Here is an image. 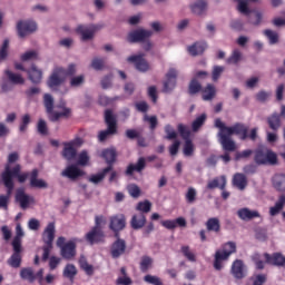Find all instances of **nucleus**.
I'll return each mask as SVG.
<instances>
[{
  "label": "nucleus",
  "instance_id": "f257e3e1",
  "mask_svg": "<svg viewBox=\"0 0 285 285\" xmlns=\"http://www.w3.org/2000/svg\"><path fill=\"white\" fill-rule=\"evenodd\" d=\"M215 128H218V141L223 148L227 153H234L235 150V141L233 135H237L242 141H246L248 139V127L242 122H236L234 126L228 127L220 118L215 119L214 122Z\"/></svg>",
  "mask_w": 285,
  "mask_h": 285
},
{
  "label": "nucleus",
  "instance_id": "f03ea898",
  "mask_svg": "<svg viewBox=\"0 0 285 285\" xmlns=\"http://www.w3.org/2000/svg\"><path fill=\"white\" fill-rule=\"evenodd\" d=\"M1 177L6 188H9V195H12V190H14V177L18 178L19 184H26L28 177L30 178V173L21 174V165H16L13 168H10V165H6Z\"/></svg>",
  "mask_w": 285,
  "mask_h": 285
},
{
  "label": "nucleus",
  "instance_id": "7ed1b4c3",
  "mask_svg": "<svg viewBox=\"0 0 285 285\" xmlns=\"http://www.w3.org/2000/svg\"><path fill=\"white\" fill-rule=\"evenodd\" d=\"M43 105L46 108V112L49 116L50 121H59V119L61 117H70V115L72 114V109L67 108L66 107V102H60V105L58 106V108H61L62 111L61 112H57L55 110V98H52V95L50 94H45L43 96Z\"/></svg>",
  "mask_w": 285,
  "mask_h": 285
},
{
  "label": "nucleus",
  "instance_id": "20e7f679",
  "mask_svg": "<svg viewBox=\"0 0 285 285\" xmlns=\"http://www.w3.org/2000/svg\"><path fill=\"white\" fill-rule=\"evenodd\" d=\"M105 124H107V129L101 130L98 135L99 141H106L110 136L117 135V118L112 114V110L107 109L105 111Z\"/></svg>",
  "mask_w": 285,
  "mask_h": 285
},
{
  "label": "nucleus",
  "instance_id": "39448f33",
  "mask_svg": "<svg viewBox=\"0 0 285 285\" xmlns=\"http://www.w3.org/2000/svg\"><path fill=\"white\" fill-rule=\"evenodd\" d=\"M102 24H80L77 27L76 32L81 36L82 41H90L95 39V32L101 30Z\"/></svg>",
  "mask_w": 285,
  "mask_h": 285
},
{
  "label": "nucleus",
  "instance_id": "423d86ee",
  "mask_svg": "<svg viewBox=\"0 0 285 285\" xmlns=\"http://www.w3.org/2000/svg\"><path fill=\"white\" fill-rule=\"evenodd\" d=\"M150 37H153L151 30L138 28L128 33L127 41L128 43H142V41L150 39Z\"/></svg>",
  "mask_w": 285,
  "mask_h": 285
},
{
  "label": "nucleus",
  "instance_id": "0eeeda50",
  "mask_svg": "<svg viewBox=\"0 0 285 285\" xmlns=\"http://www.w3.org/2000/svg\"><path fill=\"white\" fill-rule=\"evenodd\" d=\"M66 82V76L63 75V67H56L47 81V86L51 90H57L59 86Z\"/></svg>",
  "mask_w": 285,
  "mask_h": 285
},
{
  "label": "nucleus",
  "instance_id": "6e6552de",
  "mask_svg": "<svg viewBox=\"0 0 285 285\" xmlns=\"http://www.w3.org/2000/svg\"><path fill=\"white\" fill-rule=\"evenodd\" d=\"M85 239L90 246H95V244H104L106 239V234L104 229L92 227L86 235Z\"/></svg>",
  "mask_w": 285,
  "mask_h": 285
},
{
  "label": "nucleus",
  "instance_id": "1a4fd4ad",
  "mask_svg": "<svg viewBox=\"0 0 285 285\" xmlns=\"http://www.w3.org/2000/svg\"><path fill=\"white\" fill-rule=\"evenodd\" d=\"M17 31L20 39L28 37V35H32V32H37V22L32 20L19 21L17 23Z\"/></svg>",
  "mask_w": 285,
  "mask_h": 285
},
{
  "label": "nucleus",
  "instance_id": "9d476101",
  "mask_svg": "<svg viewBox=\"0 0 285 285\" xmlns=\"http://www.w3.org/2000/svg\"><path fill=\"white\" fill-rule=\"evenodd\" d=\"M116 242L110 247V255L114 259H119L126 253V240L119 237V233L115 234Z\"/></svg>",
  "mask_w": 285,
  "mask_h": 285
},
{
  "label": "nucleus",
  "instance_id": "9b49d317",
  "mask_svg": "<svg viewBox=\"0 0 285 285\" xmlns=\"http://www.w3.org/2000/svg\"><path fill=\"white\" fill-rule=\"evenodd\" d=\"M177 87V69L170 68L166 73V80L164 81L163 92L167 95L175 90Z\"/></svg>",
  "mask_w": 285,
  "mask_h": 285
},
{
  "label": "nucleus",
  "instance_id": "f8f14e48",
  "mask_svg": "<svg viewBox=\"0 0 285 285\" xmlns=\"http://www.w3.org/2000/svg\"><path fill=\"white\" fill-rule=\"evenodd\" d=\"M81 242L79 238H72L67 242L62 249H60V255L63 259H72L77 255V243Z\"/></svg>",
  "mask_w": 285,
  "mask_h": 285
},
{
  "label": "nucleus",
  "instance_id": "ddd939ff",
  "mask_svg": "<svg viewBox=\"0 0 285 285\" xmlns=\"http://www.w3.org/2000/svg\"><path fill=\"white\" fill-rule=\"evenodd\" d=\"M230 273L235 279H244V277H246V264H244V261H234L230 267Z\"/></svg>",
  "mask_w": 285,
  "mask_h": 285
},
{
  "label": "nucleus",
  "instance_id": "4468645a",
  "mask_svg": "<svg viewBox=\"0 0 285 285\" xmlns=\"http://www.w3.org/2000/svg\"><path fill=\"white\" fill-rule=\"evenodd\" d=\"M145 57V53H139L128 57L127 61H129V63H135L136 69L139 70V72H146L148 70V61H146Z\"/></svg>",
  "mask_w": 285,
  "mask_h": 285
},
{
  "label": "nucleus",
  "instance_id": "2eb2a0df",
  "mask_svg": "<svg viewBox=\"0 0 285 285\" xmlns=\"http://www.w3.org/2000/svg\"><path fill=\"white\" fill-rule=\"evenodd\" d=\"M16 202L20 204L22 210H26L30 204H35V197L26 194V190L23 189H18L16 193Z\"/></svg>",
  "mask_w": 285,
  "mask_h": 285
},
{
  "label": "nucleus",
  "instance_id": "dca6fc26",
  "mask_svg": "<svg viewBox=\"0 0 285 285\" xmlns=\"http://www.w3.org/2000/svg\"><path fill=\"white\" fill-rule=\"evenodd\" d=\"M109 228L114 230L115 235H117V233L120 230H124L126 228V216H124V214L112 216L110 218Z\"/></svg>",
  "mask_w": 285,
  "mask_h": 285
},
{
  "label": "nucleus",
  "instance_id": "f3484780",
  "mask_svg": "<svg viewBox=\"0 0 285 285\" xmlns=\"http://www.w3.org/2000/svg\"><path fill=\"white\" fill-rule=\"evenodd\" d=\"M57 229L55 227V223H49L42 233V242L43 244L51 245L55 243V234Z\"/></svg>",
  "mask_w": 285,
  "mask_h": 285
},
{
  "label": "nucleus",
  "instance_id": "a211bd4d",
  "mask_svg": "<svg viewBox=\"0 0 285 285\" xmlns=\"http://www.w3.org/2000/svg\"><path fill=\"white\" fill-rule=\"evenodd\" d=\"M237 215L239 219H242L243 222H250L252 219L262 217V214H259L258 210H250V208H247V207H243L238 209Z\"/></svg>",
  "mask_w": 285,
  "mask_h": 285
},
{
  "label": "nucleus",
  "instance_id": "6ab92c4d",
  "mask_svg": "<svg viewBox=\"0 0 285 285\" xmlns=\"http://www.w3.org/2000/svg\"><path fill=\"white\" fill-rule=\"evenodd\" d=\"M266 264H271L272 266H285V256L282 253H274V254H264Z\"/></svg>",
  "mask_w": 285,
  "mask_h": 285
},
{
  "label": "nucleus",
  "instance_id": "aec40b11",
  "mask_svg": "<svg viewBox=\"0 0 285 285\" xmlns=\"http://www.w3.org/2000/svg\"><path fill=\"white\" fill-rule=\"evenodd\" d=\"M83 175V171L79 169L76 165L68 166L65 170L61 171V177H67L75 181V179H79Z\"/></svg>",
  "mask_w": 285,
  "mask_h": 285
},
{
  "label": "nucleus",
  "instance_id": "412c9836",
  "mask_svg": "<svg viewBox=\"0 0 285 285\" xmlns=\"http://www.w3.org/2000/svg\"><path fill=\"white\" fill-rule=\"evenodd\" d=\"M30 187L31 188H48V183L39 178V169H32L30 173Z\"/></svg>",
  "mask_w": 285,
  "mask_h": 285
},
{
  "label": "nucleus",
  "instance_id": "4be33fe9",
  "mask_svg": "<svg viewBox=\"0 0 285 285\" xmlns=\"http://www.w3.org/2000/svg\"><path fill=\"white\" fill-rule=\"evenodd\" d=\"M226 176L215 177L207 183V189L215 190V188H219V190H226Z\"/></svg>",
  "mask_w": 285,
  "mask_h": 285
},
{
  "label": "nucleus",
  "instance_id": "5701e85b",
  "mask_svg": "<svg viewBox=\"0 0 285 285\" xmlns=\"http://www.w3.org/2000/svg\"><path fill=\"white\" fill-rule=\"evenodd\" d=\"M146 168V158L140 157L137 164H130L126 169L128 177L132 176L134 173H141Z\"/></svg>",
  "mask_w": 285,
  "mask_h": 285
},
{
  "label": "nucleus",
  "instance_id": "b1692460",
  "mask_svg": "<svg viewBox=\"0 0 285 285\" xmlns=\"http://www.w3.org/2000/svg\"><path fill=\"white\" fill-rule=\"evenodd\" d=\"M228 257H230L227 253L223 252V249H218L214 256V268L215 271H222L224 265L222 262H227Z\"/></svg>",
  "mask_w": 285,
  "mask_h": 285
},
{
  "label": "nucleus",
  "instance_id": "393cba45",
  "mask_svg": "<svg viewBox=\"0 0 285 285\" xmlns=\"http://www.w3.org/2000/svg\"><path fill=\"white\" fill-rule=\"evenodd\" d=\"M186 218L184 217H178L174 220H163L161 226L164 228H167V230H174L176 226H179L180 228H186Z\"/></svg>",
  "mask_w": 285,
  "mask_h": 285
},
{
  "label": "nucleus",
  "instance_id": "a878e982",
  "mask_svg": "<svg viewBox=\"0 0 285 285\" xmlns=\"http://www.w3.org/2000/svg\"><path fill=\"white\" fill-rule=\"evenodd\" d=\"M130 226L134 230H140V228H144V226H146V215H144V213L135 214L131 217Z\"/></svg>",
  "mask_w": 285,
  "mask_h": 285
},
{
  "label": "nucleus",
  "instance_id": "bb28decb",
  "mask_svg": "<svg viewBox=\"0 0 285 285\" xmlns=\"http://www.w3.org/2000/svg\"><path fill=\"white\" fill-rule=\"evenodd\" d=\"M206 48H208V43L195 42L194 45L189 46L187 50L191 57H199V55H204Z\"/></svg>",
  "mask_w": 285,
  "mask_h": 285
},
{
  "label": "nucleus",
  "instance_id": "cd10ccee",
  "mask_svg": "<svg viewBox=\"0 0 285 285\" xmlns=\"http://www.w3.org/2000/svg\"><path fill=\"white\" fill-rule=\"evenodd\" d=\"M233 184L238 190H246V186H248V178L246 175L242 173H236L233 177Z\"/></svg>",
  "mask_w": 285,
  "mask_h": 285
},
{
  "label": "nucleus",
  "instance_id": "c85d7f7f",
  "mask_svg": "<svg viewBox=\"0 0 285 285\" xmlns=\"http://www.w3.org/2000/svg\"><path fill=\"white\" fill-rule=\"evenodd\" d=\"M27 73L32 83H41V79L43 78V72L37 68V65H32L31 69L27 70Z\"/></svg>",
  "mask_w": 285,
  "mask_h": 285
},
{
  "label": "nucleus",
  "instance_id": "c756f323",
  "mask_svg": "<svg viewBox=\"0 0 285 285\" xmlns=\"http://www.w3.org/2000/svg\"><path fill=\"white\" fill-rule=\"evenodd\" d=\"M4 75L10 81V83H13V86H22V83H26V80L23 79V76L21 73H14L10 71V69L4 70Z\"/></svg>",
  "mask_w": 285,
  "mask_h": 285
},
{
  "label": "nucleus",
  "instance_id": "7c9ffc66",
  "mask_svg": "<svg viewBox=\"0 0 285 285\" xmlns=\"http://www.w3.org/2000/svg\"><path fill=\"white\" fill-rule=\"evenodd\" d=\"M272 184L275 190L278 193H285V175L284 174H276L272 178Z\"/></svg>",
  "mask_w": 285,
  "mask_h": 285
},
{
  "label": "nucleus",
  "instance_id": "2f4dec72",
  "mask_svg": "<svg viewBox=\"0 0 285 285\" xmlns=\"http://www.w3.org/2000/svg\"><path fill=\"white\" fill-rule=\"evenodd\" d=\"M101 158L108 164V166H112L115 161H117V150L115 148H108L102 150Z\"/></svg>",
  "mask_w": 285,
  "mask_h": 285
},
{
  "label": "nucleus",
  "instance_id": "473e14b6",
  "mask_svg": "<svg viewBox=\"0 0 285 285\" xmlns=\"http://www.w3.org/2000/svg\"><path fill=\"white\" fill-rule=\"evenodd\" d=\"M112 171V166H108L105 169H102L101 173H98L96 175H91L89 177V181L91 184H101V181H104V179H106V175H108V173Z\"/></svg>",
  "mask_w": 285,
  "mask_h": 285
},
{
  "label": "nucleus",
  "instance_id": "72a5a7b5",
  "mask_svg": "<svg viewBox=\"0 0 285 285\" xmlns=\"http://www.w3.org/2000/svg\"><path fill=\"white\" fill-rule=\"evenodd\" d=\"M208 8V2L205 0H198L190 6V10L194 14H204Z\"/></svg>",
  "mask_w": 285,
  "mask_h": 285
},
{
  "label": "nucleus",
  "instance_id": "f704fd0d",
  "mask_svg": "<svg viewBox=\"0 0 285 285\" xmlns=\"http://www.w3.org/2000/svg\"><path fill=\"white\" fill-rule=\"evenodd\" d=\"M215 95H217V89H215V85L208 83L203 89V101H213V99H215Z\"/></svg>",
  "mask_w": 285,
  "mask_h": 285
},
{
  "label": "nucleus",
  "instance_id": "c9c22d12",
  "mask_svg": "<svg viewBox=\"0 0 285 285\" xmlns=\"http://www.w3.org/2000/svg\"><path fill=\"white\" fill-rule=\"evenodd\" d=\"M62 157H65V159H67V161H72V159H75V157H77V149H75V147H72V144L65 142Z\"/></svg>",
  "mask_w": 285,
  "mask_h": 285
},
{
  "label": "nucleus",
  "instance_id": "e433bc0d",
  "mask_svg": "<svg viewBox=\"0 0 285 285\" xmlns=\"http://www.w3.org/2000/svg\"><path fill=\"white\" fill-rule=\"evenodd\" d=\"M247 17L248 23H250L252 26H259L262 23V19H264V14L257 10H250Z\"/></svg>",
  "mask_w": 285,
  "mask_h": 285
},
{
  "label": "nucleus",
  "instance_id": "4c0bfd02",
  "mask_svg": "<svg viewBox=\"0 0 285 285\" xmlns=\"http://www.w3.org/2000/svg\"><path fill=\"white\" fill-rule=\"evenodd\" d=\"M268 126L272 130H279L282 128V119L279 114L274 112L267 118Z\"/></svg>",
  "mask_w": 285,
  "mask_h": 285
},
{
  "label": "nucleus",
  "instance_id": "58836bf2",
  "mask_svg": "<svg viewBox=\"0 0 285 285\" xmlns=\"http://www.w3.org/2000/svg\"><path fill=\"white\" fill-rule=\"evenodd\" d=\"M206 228L209 233H219V230H222V224L219 223V218H209L206 222Z\"/></svg>",
  "mask_w": 285,
  "mask_h": 285
},
{
  "label": "nucleus",
  "instance_id": "ea45409f",
  "mask_svg": "<svg viewBox=\"0 0 285 285\" xmlns=\"http://www.w3.org/2000/svg\"><path fill=\"white\" fill-rule=\"evenodd\" d=\"M20 277L21 279H26L27 282H30L32 284L35 279H37V276H35V271L31 267H26L20 271Z\"/></svg>",
  "mask_w": 285,
  "mask_h": 285
},
{
  "label": "nucleus",
  "instance_id": "a19ab883",
  "mask_svg": "<svg viewBox=\"0 0 285 285\" xmlns=\"http://www.w3.org/2000/svg\"><path fill=\"white\" fill-rule=\"evenodd\" d=\"M263 35L268 39L269 46H275V43H279V33H277V31L265 29L263 31Z\"/></svg>",
  "mask_w": 285,
  "mask_h": 285
},
{
  "label": "nucleus",
  "instance_id": "79ce46f5",
  "mask_svg": "<svg viewBox=\"0 0 285 285\" xmlns=\"http://www.w3.org/2000/svg\"><path fill=\"white\" fill-rule=\"evenodd\" d=\"M63 277H66L67 279H70V282H72V279H75V277H77V267L73 264H67L63 272H62Z\"/></svg>",
  "mask_w": 285,
  "mask_h": 285
},
{
  "label": "nucleus",
  "instance_id": "37998d69",
  "mask_svg": "<svg viewBox=\"0 0 285 285\" xmlns=\"http://www.w3.org/2000/svg\"><path fill=\"white\" fill-rule=\"evenodd\" d=\"M79 264H80V268L85 271L86 275H89V276L95 275V267L88 264V261L83 256L80 257Z\"/></svg>",
  "mask_w": 285,
  "mask_h": 285
},
{
  "label": "nucleus",
  "instance_id": "c03bdc74",
  "mask_svg": "<svg viewBox=\"0 0 285 285\" xmlns=\"http://www.w3.org/2000/svg\"><path fill=\"white\" fill-rule=\"evenodd\" d=\"M207 116L206 114H202L191 122V130L193 132H197L204 124H206Z\"/></svg>",
  "mask_w": 285,
  "mask_h": 285
},
{
  "label": "nucleus",
  "instance_id": "a18cd8bd",
  "mask_svg": "<svg viewBox=\"0 0 285 285\" xmlns=\"http://www.w3.org/2000/svg\"><path fill=\"white\" fill-rule=\"evenodd\" d=\"M266 158H267V151H265L264 149H257L255 151L254 161L258 166H262V165L266 164Z\"/></svg>",
  "mask_w": 285,
  "mask_h": 285
},
{
  "label": "nucleus",
  "instance_id": "49530a36",
  "mask_svg": "<svg viewBox=\"0 0 285 285\" xmlns=\"http://www.w3.org/2000/svg\"><path fill=\"white\" fill-rule=\"evenodd\" d=\"M222 252L230 257L234 253H237V244L235 242H227L223 245Z\"/></svg>",
  "mask_w": 285,
  "mask_h": 285
},
{
  "label": "nucleus",
  "instance_id": "de8ad7c7",
  "mask_svg": "<svg viewBox=\"0 0 285 285\" xmlns=\"http://www.w3.org/2000/svg\"><path fill=\"white\" fill-rule=\"evenodd\" d=\"M177 130L180 135V137L185 140L188 141L190 140V129H188V127L184 124H179L177 126Z\"/></svg>",
  "mask_w": 285,
  "mask_h": 285
},
{
  "label": "nucleus",
  "instance_id": "09e8293b",
  "mask_svg": "<svg viewBox=\"0 0 285 285\" xmlns=\"http://www.w3.org/2000/svg\"><path fill=\"white\" fill-rule=\"evenodd\" d=\"M9 48H10V40L4 39L2 46L0 47V61H6L8 59Z\"/></svg>",
  "mask_w": 285,
  "mask_h": 285
},
{
  "label": "nucleus",
  "instance_id": "8fccbe9b",
  "mask_svg": "<svg viewBox=\"0 0 285 285\" xmlns=\"http://www.w3.org/2000/svg\"><path fill=\"white\" fill-rule=\"evenodd\" d=\"M153 266V258L150 256H142L140 261L141 273H147V271Z\"/></svg>",
  "mask_w": 285,
  "mask_h": 285
},
{
  "label": "nucleus",
  "instance_id": "3c124183",
  "mask_svg": "<svg viewBox=\"0 0 285 285\" xmlns=\"http://www.w3.org/2000/svg\"><path fill=\"white\" fill-rule=\"evenodd\" d=\"M86 83V76L80 75V76H72L70 79V86L71 88H79L80 86H83Z\"/></svg>",
  "mask_w": 285,
  "mask_h": 285
},
{
  "label": "nucleus",
  "instance_id": "603ef678",
  "mask_svg": "<svg viewBox=\"0 0 285 285\" xmlns=\"http://www.w3.org/2000/svg\"><path fill=\"white\" fill-rule=\"evenodd\" d=\"M183 153L185 157H193L195 153V145H193V140H185Z\"/></svg>",
  "mask_w": 285,
  "mask_h": 285
},
{
  "label": "nucleus",
  "instance_id": "864d4df0",
  "mask_svg": "<svg viewBox=\"0 0 285 285\" xmlns=\"http://www.w3.org/2000/svg\"><path fill=\"white\" fill-rule=\"evenodd\" d=\"M238 2L237 10L240 14H246L250 12V8H248V0H235Z\"/></svg>",
  "mask_w": 285,
  "mask_h": 285
},
{
  "label": "nucleus",
  "instance_id": "5fc2aeb1",
  "mask_svg": "<svg viewBox=\"0 0 285 285\" xmlns=\"http://www.w3.org/2000/svg\"><path fill=\"white\" fill-rule=\"evenodd\" d=\"M8 264L12 268H19V266H21V254L13 253L8 261Z\"/></svg>",
  "mask_w": 285,
  "mask_h": 285
},
{
  "label": "nucleus",
  "instance_id": "6e6d98bb",
  "mask_svg": "<svg viewBox=\"0 0 285 285\" xmlns=\"http://www.w3.org/2000/svg\"><path fill=\"white\" fill-rule=\"evenodd\" d=\"M38 57H39V53L35 50H31L22 53L20 59L21 61H35L38 59Z\"/></svg>",
  "mask_w": 285,
  "mask_h": 285
},
{
  "label": "nucleus",
  "instance_id": "4d7b16f0",
  "mask_svg": "<svg viewBox=\"0 0 285 285\" xmlns=\"http://www.w3.org/2000/svg\"><path fill=\"white\" fill-rule=\"evenodd\" d=\"M144 282H146V284H151V285H164V282H161V278H159L158 276H153L150 274L144 277Z\"/></svg>",
  "mask_w": 285,
  "mask_h": 285
},
{
  "label": "nucleus",
  "instance_id": "13d9d810",
  "mask_svg": "<svg viewBox=\"0 0 285 285\" xmlns=\"http://www.w3.org/2000/svg\"><path fill=\"white\" fill-rule=\"evenodd\" d=\"M202 90V83L197 81V79H193L189 83V95H197V92H200Z\"/></svg>",
  "mask_w": 285,
  "mask_h": 285
},
{
  "label": "nucleus",
  "instance_id": "bf43d9fd",
  "mask_svg": "<svg viewBox=\"0 0 285 285\" xmlns=\"http://www.w3.org/2000/svg\"><path fill=\"white\" fill-rule=\"evenodd\" d=\"M150 208H153V204L150 203V200L140 202L137 205V210H139L142 214L150 213Z\"/></svg>",
  "mask_w": 285,
  "mask_h": 285
},
{
  "label": "nucleus",
  "instance_id": "052dcab7",
  "mask_svg": "<svg viewBox=\"0 0 285 285\" xmlns=\"http://www.w3.org/2000/svg\"><path fill=\"white\" fill-rule=\"evenodd\" d=\"M144 121L149 122L150 130H155L159 124V121L157 120V116H148V114H145Z\"/></svg>",
  "mask_w": 285,
  "mask_h": 285
},
{
  "label": "nucleus",
  "instance_id": "680f3d73",
  "mask_svg": "<svg viewBox=\"0 0 285 285\" xmlns=\"http://www.w3.org/2000/svg\"><path fill=\"white\" fill-rule=\"evenodd\" d=\"M130 197H134V199H137L139 197V195H141V189L139 188V186L131 184L128 186L127 188Z\"/></svg>",
  "mask_w": 285,
  "mask_h": 285
},
{
  "label": "nucleus",
  "instance_id": "e2e57ef3",
  "mask_svg": "<svg viewBox=\"0 0 285 285\" xmlns=\"http://www.w3.org/2000/svg\"><path fill=\"white\" fill-rule=\"evenodd\" d=\"M242 60V51L239 49H235L232 56L227 59V63H239Z\"/></svg>",
  "mask_w": 285,
  "mask_h": 285
},
{
  "label": "nucleus",
  "instance_id": "0e129e2a",
  "mask_svg": "<svg viewBox=\"0 0 285 285\" xmlns=\"http://www.w3.org/2000/svg\"><path fill=\"white\" fill-rule=\"evenodd\" d=\"M106 60H104L102 58H94L91 60V68H94V70H104Z\"/></svg>",
  "mask_w": 285,
  "mask_h": 285
},
{
  "label": "nucleus",
  "instance_id": "69168bd1",
  "mask_svg": "<svg viewBox=\"0 0 285 285\" xmlns=\"http://www.w3.org/2000/svg\"><path fill=\"white\" fill-rule=\"evenodd\" d=\"M165 139H168L169 141L177 137V131H175V128H173L170 125L165 126Z\"/></svg>",
  "mask_w": 285,
  "mask_h": 285
},
{
  "label": "nucleus",
  "instance_id": "338daca9",
  "mask_svg": "<svg viewBox=\"0 0 285 285\" xmlns=\"http://www.w3.org/2000/svg\"><path fill=\"white\" fill-rule=\"evenodd\" d=\"M224 72V67L222 66H214L212 71V79L213 81H218L222 77V73Z\"/></svg>",
  "mask_w": 285,
  "mask_h": 285
},
{
  "label": "nucleus",
  "instance_id": "774afa93",
  "mask_svg": "<svg viewBox=\"0 0 285 285\" xmlns=\"http://www.w3.org/2000/svg\"><path fill=\"white\" fill-rule=\"evenodd\" d=\"M230 29L242 32L244 30V21L242 19H235L230 21Z\"/></svg>",
  "mask_w": 285,
  "mask_h": 285
}]
</instances>
